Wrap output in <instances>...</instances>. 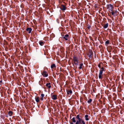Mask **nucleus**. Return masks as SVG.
Segmentation results:
<instances>
[{"label": "nucleus", "instance_id": "nucleus-10", "mask_svg": "<svg viewBox=\"0 0 124 124\" xmlns=\"http://www.w3.org/2000/svg\"><path fill=\"white\" fill-rule=\"evenodd\" d=\"M61 9L62 10H66V8L65 6L63 5H62L61 7Z\"/></svg>", "mask_w": 124, "mask_h": 124}, {"label": "nucleus", "instance_id": "nucleus-25", "mask_svg": "<svg viewBox=\"0 0 124 124\" xmlns=\"http://www.w3.org/2000/svg\"><path fill=\"white\" fill-rule=\"evenodd\" d=\"M41 100H43V97H41Z\"/></svg>", "mask_w": 124, "mask_h": 124}, {"label": "nucleus", "instance_id": "nucleus-26", "mask_svg": "<svg viewBox=\"0 0 124 124\" xmlns=\"http://www.w3.org/2000/svg\"><path fill=\"white\" fill-rule=\"evenodd\" d=\"M117 12V10H116L115 11V13H116Z\"/></svg>", "mask_w": 124, "mask_h": 124}, {"label": "nucleus", "instance_id": "nucleus-8", "mask_svg": "<svg viewBox=\"0 0 124 124\" xmlns=\"http://www.w3.org/2000/svg\"><path fill=\"white\" fill-rule=\"evenodd\" d=\"M51 97L53 100H56L57 99V96L56 95H53L51 96Z\"/></svg>", "mask_w": 124, "mask_h": 124}, {"label": "nucleus", "instance_id": "nucleus-17", "mask_svg": "<svg viewBox=\"0 0 124 124\" xmlns=\"http://www.w3.org/2000/svg\"><path fill=\"white\" fill-rule=\"evenodd\" d=\"M55 67H56L55 65L54 64H52V65H51V68H55Z\"/></svg>", "mask_w": 124, "mask_h": 124}, {"label": "nucleus", "instance_id": "nucleus-19", "mask_svg": "<svg viewBox=\"0 0 124 124\" xmlns=\"http://www.w3.org/2000/svg\"><path fill=\"white\" fill-rule=\"evenodd\" d=\"M35 100L36 102H38L39 101V98L38 97H37L35 98Z\"/></svg>", "mask_w": 124, "mask_h": 124}, {"label": "nucleus", "instance_id": "nucleus-12", "mask_svg": "<svg viewBox=\"0 0 124 124\" xmlns=\"http://www.w3.org/2000/svg\"><path fill=\"white\" fill-rule=\"evenodd\" d=\"M89 116L88 115H85V120L87 121H88L89 120Z\"/></svg>", "mask_w": 124, "mask_h": 124}, {"label": "nucleus", "instance_id": "nucleus-4", "mask_svg": "<svg viewBox=\"0 0 124 124\" xmlns=\"http://www.w3.org/2000/svg\"><path fill=\"white\" fill-rule=\"evenodd\" d=\"M73 60L74 62V64L76 65H77L78 64V59L77 57H74L73 59Z\"/></svg>", "mask_w": 124, "mask_h": 124}, {"label": "nucleus", "instance_id": "nucleus-23", "mask_svg": "<svg viewBox=\"0 0 124 124\" xmlns=\"http://www.w3.org/2000/svg\"><path fill=\"white\" fill-rule=\"evenodd\" d=\"M41 97H44V95L43 94H41Z\"/></svg>", "mask_w": 124, "mask_h": 124}, {"label": "nucleus", "instance_id": "nucleus-14", "mask_svg": "<svg viewBox=\"0 0 124 124\" xmlns=\"http://www.w3.org/2000/svg\"><path fill=\"white\" fill-rule=\"evenodd\" d=\"M108 26V23H106V24H104V25L103 26V28H107Z\"/></svg>", "mask_w": 124, "mask_h": 124}, {"label": "nucleus", "instance_id": "nucleus-5", "mask_svg": "<svg viewBox=\"0 0 124 124\" xmlns=\"http://www.w3.org/2000/svg\"><path fill=\"white\" fill-rule=\"evenodd\" d=\"M42 74L44 77H46L48 76V73L46 71L43 70L42 73Z\"/></svg>", "mask_w": 124, "mask_h": 124}, {"label": "nucleus", "instance_id": "nucleus-2", "mask_svg": "<svg viewBox=\"0 0 124 124\" xmlns=\"http://www.w3.org/2000/svg\"><path fill=\"white\" fill-rule=\"evenodd\" d=\"M81 116L79 115H77L76 116V118L78 119L76 120H75V117H73L72 119V122L70 123V124H81V123L82 124H85L84 121L81 119Z\"/></svg>", "mask_w": 124, "mask_h": 124}, {"label": "nucleus", "instance_id": "nucleus-15", "mask_svg": "<svg viewBox=\"0 0 124 124\" xmlns=\"http://www.w3.org/2000/svg\"><path fill=\"white\" fill-rule=\"evenodd\" d=\"M67 93L68 94H71L72 93V91L71 90L67 91Z\"/></svg>", "mask_w": 124, "mask_h": 124}, {"label": "nucleus", "instance_id": "nucleus-20", "mask_svg": "<svg viewBox=\"0 0 124 124\" xmlns=\"http://www.w3.org/2000/svg\"><path fill=\"white\" fill-rule=\"evenodd\" d=\"M92 101V99H90L87 102L88 103H90Z\"/></svg>", "mask_w": 124, "mask_h": 124}, {"label": "nucleus", "instance_id": "nucleus-9", "mask_svg": "<svg viewBox=\"0 0 124 124\" xmlns=\"http://www.w3.org/2000/svg\"><path fill=\"white\" fill-rule=\"evenodd\" d=\"M63 38L66 40H67L69 38V36L68 34H66L65 35Z\"/></svg>", "mask_w": 124, "mask_h": 124}, {"label": "nucleus", "instance_id": "nucleus-7", "mask_svg": "<svg viewBox=\"0 0 124 124\" xmlns=\"http://www.w3.org/2000/svg\"><path fill=\"white\" fill-rule=\"evenodd\" d=\"M84 66H83V63L80 62L79 64V70L83 69L84 68Z\"/></svg>", "mask_w": 124, "mask_h": 124}, {"label": "nucleus", "instance_id": "nucleus-18", "mask_svg": "<svg viewBox=\"0 0 124 124\" xmlns=\"http://www.w3.org/2000/svg\"><path fill=\"white\" fill-rule=\"evenodd\" d=\"M39 44H40V45L42 46L43 45V44H44V42H42V41H40L39 42Z\"/></svg>", "mask_w": 124, "mask_h": 124}, {"label": "nucleus", "instance_id": "nucleus-16", "mask_svg": "<svg viewBox=\"0 0 124 124\" xmlns=\"http://www.w3.org/2000/svg\"><path fill=\"white\" fill-rule=\"evenodd\" d=\"M8 114L10 116H11L13 114V112L11 111H9L8 112Z\"/></svg>", "mask_w": 124, "mask_h": 124}, {"label": "nucleus", "instance_id": "nucleus-21", "mask_svg": "<svg viewBox=\"0 0 124 124\" xmlns=\"http://www.w3.org/2000/svg\"><path fill=\"white\" fill-rule=\"evenodd\" d=\"M111 14L112 15L114 16V14H115V13L113 11H111Z\"/></svg>", "mask_w": 124, "mask_h": 124}, {"label": "nucleus", "instance_id": "nucleus-24", "mask_svg": "<svg viewBox=\"0 0 124 124\" xmlns=\"http://www.w3.org/2000/svg\"><path fill=\"white\" fill-rule=\"evenodd\" d=\"M98 66L99 68H100L101 67V65L100 64H99L98 65Z\"/></svg>", "mask_w": 124, "mask_h": 124}, {"label": "nucleus", "instance_id": "nucleus-3", "mask_svg": "<svg viewBox=\"0 0 124 124\" xmlns=\"http://www.w3.org/2000/svg\"><path fill=\"white\" fill-rule=\"evenodd\" d=\"M105 71L104 68L103 67H102L101 69L100 70L99 73V79L102 78V75L103 73V71Z\"/></svg>", "mask_w": 124, "mask_h": 124}, {"label": "nucleus", "instance_id": "nucleus-22", "mask_svg": "<svg viewBox=\"0 0 124 124\" xmlns=\"http://www.w3.org/2000/svg\"><path fill=\"white\" fill-rule=\"evenodd\" d=\"M109 41L108 40H107L105 42V43L106 44H108L109 43Z\"/></svg>", "mask_w": 124, "mask_h": 124}, {"label": "nucleus", "instance_id": "nucleus-11", "mask_svg": "<svg viewBox=\"0 0 124 124\" xmlns=\"http://www.w3.org/2000/svg\"><path fill=\"white\" fill-rule=\"evenodd\" d=\"M26 30L29 33H30L32 31V29L31 28H27Z\"/></svg>", "mask_w": 124, "mask_h": 124}, {"label": "nucleus", "instance_id": "nucleus-13", "mask_svg": "<svg viewBox=\"0 0 124 124\" xmlns=\"http://www.w3.org/2000/svg\"><path fill=\"white\" fill-rule=\"evenodd\" d=\"M50 85V83H47L46 84V85L47 87H48L50 89L51 87Z\"/></svg>", "mask_w": 124, "mask_h": 124}, {"label": "nucleus", "instance_id": "nucleus-1", "mask_svg": "<svg viewBox=\"0 0 124 124\" xmlns=\"http://www.w3.org/2000/svg\"><path fill=\"white\" fill-rule=\"evenodd\" d=\"M81 116L79 115H77L76 116V118L78 119L76 120H75V117H73L72 119V122L70 123V124H81V123L82 124H85L84 121L81 119Z\"/></svg>", "mask_w": 124, "mask_h": 124}, {"label": "nucleus", "instance_id": "nucleus-6", "mask_svg": "<svg viewBox=\"0 0 124 124\" xmlns=\"http://www.w3.org/2000/svg\"><path fill=\"white\" fill-rule=\"evenodd\" d=\"M113 7L111 5H109L108 6V9L109 10L110 12V11H112Z\"/></svg>", "mask_w": 124, "mask_h": 124}]
</instances>
